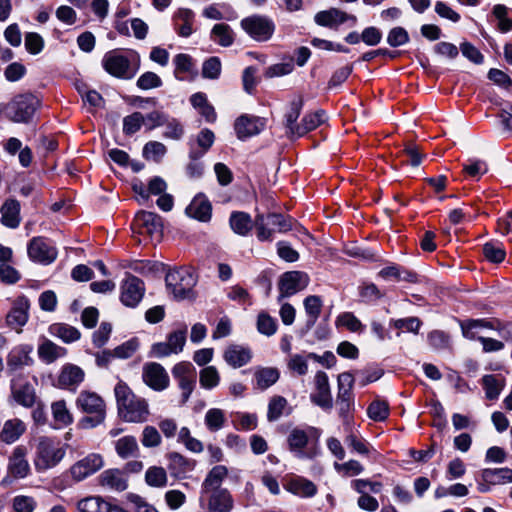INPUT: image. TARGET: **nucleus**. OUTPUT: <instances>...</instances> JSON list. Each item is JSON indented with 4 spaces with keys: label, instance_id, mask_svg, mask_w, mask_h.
Here are the masks:
<instances>
[{
    "label": "nucleus",
    "instance_id": "obj_1",
    "mask_svg": "<svg viewBox=\"0 0 512 512\" xmlns=\"http://www.w3.org/2000/svg\"><path fill=\"white\" fill-rule=\"evenodd\" d=\"M118 414L126 422L143 423L148 420L150 411L147 401L136 396L122 381L114 388Z\"/></svg>",
    "mask_w": 512,
    "mask_h": 512
},
{
    "label": "nucleus",
    "instance_id": "obj_2",
    "mask_svg": "<svg viewBox=\"0 0 512 512\" xmlns=\"http://www.w3.org/2000/svg\"><path fill=\"white\" fill-rule=\"evenodd\" d=\"M320 431L313 426L295 427L287 437L289 450L299 459H313L319 455Z\"/></svg>",
    "mask_w": 512,
    "mask_h": 512
},
{
    "label": "nucleus",
    "instance_id": "obj_3",
    "mask_svg": "<svg viewBox=\"0 0 512 512\" xmlns=\"http://www.w3.org/2000/svg\"><path fill=\"white\" fill-rule=\"evenodd\" d=\"M65 445L54 437L40 436L35 446L33 464L37 472L56 467L65 457Z\"/></svg>",
    "mask_w": 512,
    "mask_h": 512
},
{
    "label": "nucleus",
    "instance_id": "obj_4",
    "mask_svg": "<svg viewBox=\"0 0 512 512\" xmlns=\"http://www.w3.org/2000/svg\"><path fill=\"white\" fill-rule=\"evenodd\" d=\"M76 406L86 416L81 419L80 424L84 428H94L104 422L106 417V405L101 396L91 391H81L76 399Z\"/></svg>",
    "mask_w": 512,
    "mask_h": 512
},
{
    "label": "nucleus",
    "instance_id": "obj_5",
    "mask_svg": "<svg viewBox=\"0 0 512 512\" xmlns=\"http://www.w3.org/2000/svg\"><path fill=\"white\" fill-rule=\"evenodd\" d=\"M256 235L259 241H272L275 233H286L292 230V219L282 214H257L254 220Z\"/></svg>",
    "mask_w": 512,
    "mask_h": 512
},
{
    "label": "nucleus",
    "instance_id": "obj_6",
    "mask_svg": "<svg viewBox=\"0 0 512 512\" xmlns=\"http://www.w3.org/2000/svg\"><path fill=\"white\" fill-rule=\"evenodd\" d=\"M40 105L39 99L33 94L15 96L4 108L7 119L14 123H29Z\"/></svg>",
    "mask_w": 512,
    "mask_h": 512
},
{
    "label": "nucleus",
    "instance_id": "obj_7",
    "mask_svg": "<svg viewBox=\"0 0 512 512\" xmlns=\"http://www.w3.org/2000/svg\"><path fill=\"white\" fill-rule=\"evenodd\" d=\"M166 285L176 299H186L193 295L197 283L194 273L187 268L174 269L166 274Z\"/></svg>",
    "mask_w": 512,
    "mask_h": 512
},
{
    "label": "nucleus",
    "instance_id": "obj_8",
    "mask_svg": "<svg viewBox=\"0 0 512 512\" xmlns=\"http://www.w3.org/2000/svg\"><path fill=\"white\" fill-rule=\"evenodd\" d=\"M241 28L255 41L266 42L270 40L275 31V24L265 15H251L240 22Z\"/></svg>",
    "mask_w": 512,
    "mask_h": 512
},
{
    "label": "nucleus",
    "instance_id": "obj_9",
    "mask_svg": "<svg viewBox=\"0 0 512 512\" xmlns=\"http://www.w3.org/2000/svg\"><path fill=\"white\" fill-rule=\"evenodd\" d=\"M187 339V327L170 332L165 342H157L151 346L150 357L164 358L183 351Z\"/></svg>",
    "mask_w": 512,
    "mask_h": 512
},
{
    "label": "nucleus",
    "instance_id": "obj_10",
    "mask_svg": "<svg viewBox=\"0 0 512 512\" xmlns=\"http://www.w3.org/2000/svg\"><path fill=\"white\" fill-rule=\"evenodd\" d=\"M171 372L181 390V404H185L196 386L195 368L190 362L183 361L175 364Z\"/></svg>",
    "mask_w": 512,
    "mask_h": 512
},
{
    "label": "nucleus",
    "instance_id": "obj_11",
    "mask_svg": "<svg viewBox=\"0 0 512 512\" xmlns=\"http://www.w3.org/2000/svg\"><path fill=\"white\" fill-rule=\"evenodd\" d=\"M102 64L106 72L117 78L131 79L136 74L129 59L115 50L105 54Z\"/></svg>",
    "mask_w": 512,
    "mask_h": 512
},
{
    "label": "nucleus",
    "instance_id": "obj_12",
    "mask_svg": "<svg viewBox=\"0 0 512 512\" xmlns=\"http://www.w3.org/2000/svg\"><path fill=\"white\" fill-rule=\"evenodd\" d=\"M120 300L127 307H136L145 293L144 282L138 277L127 274L120 286Z\"/></svg>",
    "mask_w": 512,
    "mask_h": 512
},
{
    "label": "nucleus",
    "instance_id": "obj_13",
    "mask_svg": "<svg viewBox=\"0 0 512 512\" xmlns=\"http://www.w3.org/2000/svg\"><path fill=\"white\" fill-rule=\"evenodd\" d=\"M27 253L32 261L44 265L52 263L57 258L56 248L44 237L32 238L28 243Z\"/></svg>",
    "mask_w": 512,
    "mask_h": 512
},
{
    "label": "nucleus",
    "instance_id": "obj_14",
    "mask_svg": "<svg viewBox=\"0 0 512 512\" xmlns=\"http://www.w3.org/2000/svg\"><path fill=\"white\" fill-rule=\"evenodd\" d=\"M309 284V276L301 271H290L284 273L279 281L280 295L278 301L292 296L305 289Z\"/></svg>",
    "mask_w": 512,
    "mask_h": 512
},
{
    "label": "nucleus",
    "instance_id": "obj_15",
    "mask_svg": "<svg viewBox=\"0 0 512 512\" xmlns=\"http://www.w3.org/2000/svg\"><path fill=\"white\" fill-rule=\"evenodd\" d=\"M104 465L102 455L90 453L83 459L74 463L70 468V473L75 481H82L90 475L96 473Z\"/></svg>",
    "mask_w": 512,
    "mask_h": 512
},
{
    "label": "nucleus",
    "instance_id": "obj_16",
    "mask_svg": "<svg viewBox=\"0 0 512 512\" xmlns=\"http://www.w3.org/2000/svg\"><path fill=\"white\" fill-rule=\"evenodd\" d=\"M134 225L139 229L141 234H148L152 238L159 240L163 233L162 218L156 213L149 211H141L136 214Z\"/></svg>",
    "mask_w": 512,
    "mask_h": 512
},
{
    "label": "nucleus",
    "instance_id": "obj_17",
    "mask_svg": "<svg viewBox=\"0 0 512 512\" xmlns=\"http://www.w3.org/2000/svg\"><path fill=\"white\" fill-rule=\"evenodd\" d=\"M142 378L144 383L155 391H162L169 386V376L165 368L156 362L143 366Z\"/></svg>",
    "mask_w": 512,
    "mask_h": 512
},
{
    "label": "nucleus",
    "instance_id": "obj_18",
    "mask_svg": "<svg viewBox=\"0 0 512 512\" xmlns=\"http://www.w3.org/2000/svg\"><path fill=\"white\" fill-rule=\"evenodd\" d=\"M29 309V299L26 296L17 297L10 312L6 316L7 325L16 332H21L22 327L29 319Z\"/></svg>",
    "mask_w": 512,
    "mask_h": 512
},
{
    "label": "nucleus",
    "instance_id": "obj_19",
    "mask_svg": "<svg viewBox=\"0 0 512 512\" xmlns=\"http://www.w3.org/2000/svg\"><path fill=\"white\" fill-rule=\"evenodd\" d=\"M266 126L264 118L252 115H241L234 124L238 139L245 140L259 134Z\"/></svg>",
    "mask_w": 512,
    "mask_h": 512
},
{
    "label": "nucleus",
    "instance_id": "obj_20",
    "mask_svg": "<svg viewBox=\"0 0 512 512\" xmlns=\"http://www.w3.org/2000/svg\"><path fill=\"white\" fill-rule=\"evenodd\" d=\"M316 391L310 395L311 401L325 410L333 407L332 395L328 376L323 371H318L314 377Z\"/></svg>",
    "mask_w": 512,
    "mask_h": 512
},
{
    "label": "nucleus",
    "instance_id": "obj_21",
    "mask_svg": "<svg viewBox=\"0 0 512 512\" xmlns=\"http://www.w3.org/2000/svg\"><path fill=\"white\" fill-rule=\"evenodd\" d=\"M166 459L170 475L176 479H185L189 473L194 471L197 465L196 460L188 458L179 452L167 453Z\"/></svg>",
    "mask_w": 512,
    "mask_h": 512
},
{
    "label": "nucleus",
    "instance_id": "obj_22",
    "mask_svg": "<svg viewBox=\"0 0 512 512\" xmlns=\"http://www.w3.org/2000/svg\"><path fill=\"white\" fill-rule=\"evenodd\" d=\"M33 348L30 345L15 346L7 355V367L10 372L18 371L25 366H30L33 359L30 354Z\"/></svg>",
    "mask_w": 512,
    "mask_h": 512
},
{
    "label": "nucleus",
    "instance_id": "obj_23",
    "mask_svg": "<svg viewBox=\"0 0 512 512\" xmlns=\"http://www.w3.org/2000/svg\"><path fill=\"white\" fill-rule=\"evenodd\" d=\"M27 448L19 445L14 448L8 463L9 472L16 478H25L30 472V465L26 459Z\"/></svg>",
    "mask_w": 512,
    "mask_h": 512
},
{
    "label": "nucleus",
    "instance_id": "obj_24",
    "mask_svg": "<svg viewBox=\"0 0 512 512\" xmlns=\"http://www.w3.org/2000/svg\"><path fill=\"white\" fill-rule=\"evenodd\" d=\"M314 20L318 25L330 28L336 27L348 20H351L353 25L357 22V18L354 15H349L337 8L318 12Z\"/></svg>",
    "mask_w": 512,
    "mask_h": 512
},
{
    "label": "nucleus",
    "instance_id": "obj_25",
    "mask_svg": "<svg viewBox=\"0 0 512 512\" xmlns=\"http://www.w3.org/2000/svg\"><path fill=\"white\" fill-rule=\"evenodd\" d=\"M205 498L209 512H230L233 508V499L227 489L206 492Z\"/></svg>",
    "mask_w": 512,
    "mask_h": 512
},
{
    "label": "nucleus",
    "instance_id": "obj_26",
    "mask_svg": "<svg viewBox=\"0 0 512 512\" xmlns=\"http://www.w3.org/2000/svg\"><path fill=\"white\" fill-rule=\"evenodd\" d=\"M84 376V371L79 366L67 364L61 370L58 383L61 388L75 391L83 382Z\"/></svg>",
    "mask_w": 512,
    "mask_h": 512
},
{
    "label": "nucleus",
    "instance_id": "obj_27",
    "mask_svg": "<svg viewBox=\"0 0 512 512\" xmlns=\"http://www.w3.org/2000/svg\"><path fill=\"white\" fill-rule=\"evenodd\" d=\"M27 426L19 418L8 419L3 423L0 431V441L5 444H13L26 432Z\"/></svg>",
    "mask_w": 512,
    "mask_h": 512
},
{
    "label": "nucleus",
    "instance_id": "obj_28",
    "mask_svg": "<svg viewBox=\"0 0 512 512\" xmlns=\"http://www.w3.org/2000/svg\"><path fill=\"white\" fill-rule=\"evenodd\" d=\"M185 212L191 218L207 222L211 218L212 207L209 200L204 195L199 194L193 198Z\"/></svg>",
    "mask_w": 512,
    "mask_h": 512
},
{
    "label": "nucleus",
    "instance_id": "obj_29",
    "mask_svg": "<svg viewBox=\"0 0 512 512\" xmlns=\"http://www.w3.org/2000/svg\"><path fill=\"white\" fill-rule=\"evenodd\" d=\"M99 483L101 486L117 492H122L128 487L124 472L119 469L103 471L99 476Z\"/></svg>",
    "mask_w": 512,
    "mask_h": 512
},
{
    "label": "nucleus",
    "instance_id": "obj_30",
    "mask_svg": "<svg viewBox=\"0 0 512 512\" xmlns=\"http://www.w3.org/2000/svg\"><path fill=\"white\" fill-rule=\"evenodd\" d=\"M228 475V470L223 465L214 466L207 474L201 486V500H204L205 493L222 490L221 485Z\"/></svg>",
    "mask_w": 512,
    "mask_h": 512
},
{
    "label": "nucleus",
    "instance_id": "obj_31",
    "mask_svg": "<svg viewBox=\"0 0 512 512\" xmlns=\"http://www.w3.org/2000/svg\"><path fill=\"white\" fill-rule=\"evenodd\" d=\"M285 489L296 496L304 498L313 497L317 493L316 485L301 476L290 478L285 484Z\"/></svg>",
    "mask_w": 512,
    "mask_h": 512
},
{
    "label": "nucleus",
    "instance_id": "obj_32",
    "mask_svg": "<svg viewBox=\"0 0 512 512\" xmlns=\"http://www.w3.org/2000/svg\"><path fill=\"white\" fill-rule=\"evenodd\" d=\"M1 223L10 229H15L20 225V204L15 199H9L4 202L0 208Z\"/></svg>",
    "mask_w": 512,
    "mask_h": 512
},
{
    "label": "nucleus",
    "instance_id": "obj_33",
    "mask_svg": "<svg viewBox=\"0 0 512 512\" xmlns=\"http://www.w3.org/2000/svg\"><path fill=\"white\" fill-rule=\"evenodd\" d=\"M224 360L233 368L246 365L252 357L251 350L240 345H230L223 354Z\"/></svg>",
    "mask_w": 512,
    "mask_h": 512
},
{
    "label": "nucleus",
    "instance_id": "obj_34",
    "mask_svg": "<svg viewBox=\"0 0 512 512\" xmlns=\"http://www.w3.org/2000/svg\"><path fill=\"white\" fill-rule=\"evenodd\" d=\"M303 107V98L299 95L292 98L289 102L287 111L285 112V127L287 129V134L290 137H296L295 128L299 127L297 124V119L300 116L301 110Z\"/></svg>",
    "mask_w": 512,
    "mask_h": 512
},
{
    "label": "nucleus",
    "instance_id": "obj_35",
    "mask_svg": "<svg viewBox=\"0 0 512 512\" xmlns=\"http://www.w3.org/2000/svg\"><path fill=\"white\" fill-rule=\"evenodd\" d=\"M214 140L215 135L211 130L207 128L201 130L197 136L196 145H190L189 158L201 159L213 145Z\"/></svg>",
    "mask_w": 512,
    "mask_h": 512
},
{
    "label": "nucleus",
    "instance_id": "obj_36",
    "mask_svg": "<svg viewBox=\"0 0 512 512\" xmlns=\"http://www.w3.org/2000/svg\"><path fill=\"white\" fill-rule=\"evenodd\" d=\"M280 373L274 367H258L254 371L255 388L266 390L274 385L279 379Z\"/></svg>",
    "mask_w": 512,
    "mask_h": 512
},
{
    "label": "nucleus",
    "instance_id": "obj_37",
    "mask_svg": "<svg viewBox=\"0 0 512 512\" xmlns=\"http://www.w3.org/2000/svg\"><path fill=\"white\" fill-rule=\"evenodd\" d=\"M194 12L187 8H180L174 15L175 29L179 36L189 37L193 33Z\"/></svg>",
    "mask_w": 512,
    "mask_h": 512
},
{
    "label": "nucleus",
    "instance_id": "obj_38",
    "mask_svg": "<svg viewBox=\"0 0 512 512\" xmlns=\"http://www.w3.org/2000/svg\"><path fill=\"white\" fill-rule=\"evenodd\" d=\"M229 224L234 233L246 236L254 226V221L248 213L235 211L230 215Z\"/></svg>",
    "mask_w": 512,
    "mask_h": 512
},
{
    "label": "nucleus",
    "instance_id": "obj_39",
    "mask_svg": "<svg viewBox=\"0 0 512 512\" xmlns=\"http://www.w3.org/2000/svg\"><path fill=\"white\" fill-rule=\"evenodd\" d=\"M67 350L50 340H45L38 347V355L45 363H52L66 355Z\"/></svg>",
    "mask_w": 512,
    "mask_h": 512
},
{
    "label": "nucleus",
    "instance_id": "obj_40",
    "mask_svg": "<svg viewBox=\"0 0 512 512\" xmlns=\"http://www.w3.org/2000/svg\"><path fill=\"white\" fill-rule=\"evenodd\" d=\"M326 120L324 111L319 110L313 113H308L304 116L299 127L295 128L296 137H301L306 133L316 129Z\"/></svg>",
    "mask_w": 512,
    "mask_h": 512
},
{
    "label": "nucleus",
    "instance_id": "obj_41",
    "mask_svg": "<svg viewBox=\"0 0 512 512\" xmlns=\"http://www.w3.org/2000/svg\"><path fill=\"white\" fill-rule=\"evenodd\" d=\"M210 38L222 47H229L234 43L235 34L228 24L218 23L213 26Z\"/></svg>",
    "mask_w": 512,
    "mask_h": 512
},
{
    "label": "nucleus",
    "instance_id": "obj_42",
    "mask_svg": "<svg viewBox=\"0 0 512 512\" xmlns=\"http://www.w3.org/2000/svg\"><path fill=\"white\" fill-rule=\"evenodd\" d=\"M462 334L465 338L474 340L477 339V334L481 329H494L491 321L485 319H469L460 323Z\"/></svg>",
    "mask_w": 512,
    "mask_h": 512
},
{
    "label": "nucleus",
    "instance_id": "obj_43",
    "mask_svg": "<svg viewBox=\"0 0 512 512\" xmlns=\"http://www.w3.org/2000/svg\"><path fill=\"white\" fill-rule=\"evenodd\" d=\"M51 335L60 338L65 343L75 342L80 339V331L65 323H55L49 327Z\"/></svg>",
    "mask_w": 512,
    "mask_h": 512
},
{
    "label": "nucleus",
    "instance_id": "obj_44",
    "mask_svg": "<svg viewBox=\"0 0 512 512\" xmlns=\"http://www.w3.org/2000/svg\"><path fill=\"white\" fill-rule=\"evenodd\" d=\"M51 411L55 422V428H63L73 422V416L67 408L64 400H58L51 405Z\"/></svg>",
    "mask_w": 512,
    "mask_h": 512
},
{
    "label": "nucleus",
    "instance_id": "obj_45",
    "mask_svg": "<svg viewBox=\"0 0 512 512\" xmlns=\"http://www.w3.org/2000/svg\"><path fill=\"white\" fill-rule=\"evenodd\" d=\"M482 478L485 482L492 484V485L512 483V469H510V468H495V469L487 468L482 471Z\"/></svg>",
    "mask_w": 512,
    "mask_h": 512
},
{
    "label": "nucleus",
    "instance_id": "obj_46",
    "mask_svg": "<svg viewBox=\"0 0 512 512\" xmlns=\"http://www.w3.org/2000/svg\"><path fill=\"white\" fill-rule=\"evenodd\" d=\"M115 450L119 457L127 459L135 456L139 451V447L136 438L128 435L121 437L115 442Z\"/></svg>",
    "mask_w": 512,
    "mask_h": 512
},
{
    "label": "nucleus",
    "instance_id": "obj_47",
    "mask_svg": "<svg viewBox=\"0 0 512 512\" xmlns=\"http://www.w3.org/2000/svg\"><path fill=\"white\" fill-rule=\"evenodd\" d=\"M12 395L14 400L24 407H32L35 403V391L30 384L14 385Z\"/></svg>",
    "mask_w": 512,
    "mask_h": 512
},
{
    "label": "nucleus",
    "instance_id": "obj_48",
    "mask_svg": "<svg viewBox=\"0 0 512 512\" xmlns=\"http://www.w3.org/2000/svg\"><path fill=\"white\" fill-rule=\"evenodd\" d=\"M220 373L215 366H206L199 372L200 386L205 390H212L220 383Z\"/></svg>",
    "mask_w": 512,
    "mask_h": 512
},
{
    "label": "nucleus",
    "instance_id": "obj_49",
    "mask_svg": "<svg viewBox=\"0 0 512 512\" xmlns=\"http://www.w3.org/2000/svg\"><path fill=\"white\" fill-rule=\"evenodd\" d=\"M204 422L209 431H219L225 425V413L219 408H211L206 412Z\"/></svg>",
    "mask_w": 512,
    "mask_h": 512
},
{
    "label": "nucleus",
    "instance_id": "obj_50",
    "mask_svg": "<svg viewBox=\"0 0 512 512\" xmlns=\"http://www.w3.org/2000/svg\"><path fill=\"white\" fill-rule=\"evenodd\" d=\"M145 481L151 487H165L168 481L166 470L159 466L149 467L145 473Z\"/></svg>",
    "mask_w": 512,
    "mask_h": 512
},
{
    "label": "nucleus",
    "instance_id": "obj_51",
    "mask_svg": "<svg viewBox=\"0 0 512 512\" xmlns=\"http://www.w3.org/2000/svg\"><path fill=\"white\" fill-rule=\"evenodd\" d=\"M277 321L266 312L259 313L257 317V330L260 334L270 337L277 331Z\"/></svg>",
    "mask_w": 512,
    "mask_h": 512
},
{
    "label": "nucleus",
    "instance_id": "obj_52",
    "mask_svg": "<svg viewBox=\"0 0 512 512\" xmlns=\"http://www.w3.org/2000/svg\"><path fill=\"white\" fill-rule=\"evenodd\" d=\"M482 383L485 389V394L488 399H496L498 398L502 388L503 383L502 380L495 375H485L482 378Z\"/></svg>",
    "mask_w": 512,
    "mask_h": 512
},
{
    "label": "nucleus",
    "instance_id": "obj_53",
    "mask_svg": "<svg viewBox=\"0 0 512 512\" xmlns=\"http://www.w3.org/2000/svg\"><path fill=\"white\" fill-rule=\"evenodd\" d=\"M304 308L309 317L308 323L314 325L321 313L322 301L320 297L316 295L306 297L304 300Z\"/></svg>",
    "mask_w": 512,
    "mask_h": 512
},
{
    "label": "nucleus",
    "instance_id": "obj_54",
    "mask_svg": "<svg viewBox=\"0 0 512 512\" xmlns=\"http://www.w3.org/2000/svg\"><path fill=\"white\" fill-rule=\"evenodd\" d=\"M166 146L158 141H150L143 148V156L148 160L159 162L166 154Z\"/></svg>",
    "mask_w": 512,
    "mask_h": 512
},
{
    "label": "nucleus",
    "instance_id": "obj_55",
    "mask_svg": "<svg viewBox=\"0 0 512 512\" xmlns=\"http://www.w3.org/2000/svg\"><path fill=\"white\" fill-rule=\"evenodd\" d=\"M287 406V400L282 396H274L268 404L267 419L270 422L278 420Z\"/></svg>",
    "mask_w": 512,
    "mask_h": 512
},
{
    "label": "nucleus",
    "instance_id": "obj_56",
    "mask_svg": "<svg viewBox=\"0 0 512 512\" xmlns=\"http://www.w3.org/2000/svg\"><path fill=\"white\" fill-rule=\"evenodd\" d=\"M141 443L146 448H155L162 443L160 432L154 426H145L142 435Z\"/></svg>",
    "mask_w": 512,
    "mask_h": 512
},
{
    "label": "nucleus",
    "instance_id": "obj_57",
    "mask_svg": "<svg viewBox=\"0 0 512 512\" xmlns=\"http://www.w3.org/2000/svg\"><path fill=\"white\" fill-rule=\"evenodd\" d=\"M367 413L374 421H384L389 415V405L383 400H375L369 405Z\"/></svg>",
    "mask_w": 512,
    "mask_h": 512
},
{
    "label": "nucleus",
    "instance_id": "obj_58",
    "mask_svg": "<svg viewBox=\"0 0 512 512\" xmlns=\"http://www.w3.org/2000/svg\"><path fill=\"white\" fill-rule=\"evenodd\" d=\"M144 116L140 112H134L123 119V132L132 135L140 130L144 124Z\"/></svg>",
    "mask_w": 512,
    "mask_h": 512
},
{
    "label": "nucleus",
    "instance_id": "obj_59",
    "mask_svg": "<svg viewBox=\"0 0 512 512\" xmlns=\"http://www.w3.org/2000/svg\"><path fill=\"white\" fill-rule=\"evenodd\" d=\"M36 506L37 502L31 496L17 495L12 500L14 512H34Z\"/></svg>",
    "mask_w": 512,
    "mask_h": 512
},
{
    "label": "nucleus",
    "instance_id": "obj_60",
    "mask_svg": "<svg viewBox=\"0 0 512 512\" xmlns=\"http://www.w3.org/2000/svg\"><path fill=\"white\" fill-rule=\"evenodd\" d=\"M221 74V61L218 57H210L202 65V76L207 79H218Z\"/></svg>",
    "mask_w": 512,
    "mask_h": 512
},
{
    "label": "nucleus",
    "instance_id": "obj_61",
    "mask_svg": "<svg viewBox=\"0 0 512 512\" xmlns=\"http://www.w3.org/2000/svg\"><path fill=\"white\" fill-rule=\"evenodd\" d=\"M336 322L338 325L344 326L352 332H358L364 329V325L361 321L351 312L340 314Z\"/></svg>",
    "mask_w": 512,
    "mask_h": 512
},
{
    "label": "nucleus",
    "instance_id": "obj_62",
    "mask_svg": "<svg viewBox=\"0 0 512 512\" xmlns=\"http://www.w3.org/2000/svg\"><path fill=\"white\" fill-rule=\"evenodd\" d=\"M484 256L491 262L499 263L505 258V251L500 244L488 242L483 246Z\"/></svg>",
    "mask_w": 512,
    "mask_h": 512
},
{
    "label": "nucleus",
    "instance_id": "obj_63",
    "mask_svg": "<svg viewBox=\"0 0 512 512\" xmlns=\"http://www.w3.org/2000/svg\"><path fill=\"white\" fill-rule=\"evenodd\" d=\"M409 41V34L403 27L392 28L387 35V43L391 47L405 45Z\"/></svg>",
    "mask_w": 512,
    "mask_h": 512
},
{
    "label": "nucleus",
    "instance_id": "obj_64",
    "mask_svg": "<svg viewBox=\"0 0 512 512\" xmlns=\"http://www.w3.org/2000/svg\"><path fill=\"white\" fill-rule=\"evenodd\" d=\"M104 502L101 497H87L79 501L77 507L80 512H103Z\"/></svg>",
    "mask_w": 512,
    "mask_h": 512
}]
</instances>
